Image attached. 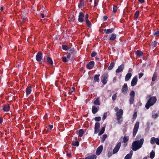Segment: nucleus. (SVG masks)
Segmentation results:
<instances>
[{
    "label": "nucleus",
    "mask_w": 159,
    "mask_h": 159,
    "mask_svg": "<svg viewBox=\"0 0 159 159\" xmlns=\"http://www.w3.org/2000/svg\"><path fill=\"white\" fill-rule=\"evenodd\" d=\"M144 139H141L139 141L136 140L134 141L132 145V149L134 151H136L141 148L144 143Z\"/></svg>",
    "instance_id": "f257e3e1"
},
{
    "label": "nucleus",
    "mask_w": 159,
    "mask_h": 159,
    "mask_svg": "<svg viewBox=\"0 0 159 159\" xmlns=\"http://www.w3.org/2000/svg\"><path fill=\"white\" fill-rule=\"evenodd\" d=\"M149 97L150 98L147 102L145 106V107L147 109H149L150 106L153 105L157 101V99L155 97H151L149 96Z\"/></svg>",
    "instance_id": "f03ea898"
},
{
    "label": "nucleus",
    "mask_w": 159,
    "mask_h": 159,
    "mask_svg": "<svg viewBox=\"0 0 159 159\" xmlns=\"http://www.w3.org/2000/svg\"><path fill=\"white\" fill-rule=\"evenodd\" d=\"M123 113V111L122 109H120L116 113V119L118 124H120L122 121V116Z\"/></svg>",
    "instance_id": "7ed1b4c3"
},
{
    "label": "nucleus",
    "mask_w": 159,
    "mask_h": 159,
    "mask_svg": "<svg viewBox=\"0 0 159 159\" xmlns=\"http://www.w3.org/2000/svg\"><path fill=\"white\" fill-rule=\"evenodd\" d=\"M139 122L138 121L136 122L134 126L133 131V135L134 137L136 135L137 132L139 128Z\"/></svg>",
    "instance_id": "20e7f679"
},
{
    "label": "nucleus",
    "mask_w": 159,
    "mask_h": 159,
    "mask_svg": "<svg viewBox=\"0 0 159 159\" xmlns=\"http://www.w3.org/2000/svg\"><path fill=\"white\" fill-rule=\"evenodd\" d=\"M108 77V75L107 73H105L102 75V82L103 84H107Z\"/></svg>",
    "instance_id": "39448f33"
},
{
    "label": "nucleus",
    "mask_w": 159,
    "mask_h": 159,
    "mask_svg": "<svg viewBox=\"0 0 159 159\" xmlns=\"http://www.w3.org/2000/svg\"><path fill=\"white\" fill-rule=\"evenodd\" d=\"M150 142L152 145L156 143L157 145H159V138L152 137L150 139Z\"/></svg>",
    "instance_id": "423d86ee"
},
{
    "label": "nucleus",
    "mask_w": 159,
    "mask_h": 159,
    "mask_svg": "<svg viewBox=\"0 0 159 159\" xmlns=\"http://www.w3.org/2000/svg\"><path fill=\"white\" fill-rule=\"evenodd\" d=\"M121 145V143H118L116 146L114 148L113 151V154H115L117 153Z\"/></svg>",
    "instance_id": "0eeeda50"
},
{
    "label": "nucleus",
    "mask_w": 159,
    "mask_h": 159,
    "mask_svg": "<svg viewBox=\"0 0 159 159\" xmlns=\"http://www.w3.org/2000/svg\"><path fill=\"white\" fill-rule=\"evenodd\" d=\"M138 82V79L137 76H135L132 79L131 85L132 86H134L136 85Z\"/></svg>",
    "instance_id": "6e6552de"
},
{
    "label": "nucleus",
    "mask_w": 159,
    "mask_h": 159,
    "mask_svg": "<svg viewBox=\"0 0 159 159\" xmlns=\"http://www.w3.org/2000/svg\"><path fill=\"white\" fill-rule=\"evenodd\" d=\"M42 53L40 52H38L36 56V59L38 61H41L42 59Z\"/></svg>",
    "instance_id": "1a4fd4ad"
},
{
    "label": "nucleus",
    "mask_w": 159,
    "mask_h": 159,
    "mask_svg": "<svg viewBox=\"0 0 159 159\" xmlns=\"http://www.w3.org/2000/svg\"><path fill=\"white\" fill-rule=\"evenodd\" d=\"M94 64L93 61H91L86 65V67L89 69H91L93 67Z\"/></svg>",
    "instance_id": "9d476101"
},
{
    "label": "nucleus",
    "mask_w": 159,
    "mask_h": 159,
    "mask_svg": "<svg viewBox=\"0 0 159 159\" xmlns=\"http://www.w3.org/2000/svg\"><path fill=\"white\" fill-rule=\"evenodd\" d=\"M84 16V15L82 12H80L79 13V18L78 19V20L80 22H82L84 21V20L83 17Z\"/></svg>",
    "instance_id": "9b49d317"
},
{
    "label": "nucleus",
    "mask_w": 159,
    "mask_h": 159,
    "mask_svg": "<svg viewBox=\"0 0 159 159\" xmlns=\"http://www.w3.org/2000/svg\"><path fill=\"white\" fill-rule=\"evenodd\" d=\"M103 147L102 146H100L98 148L96 151L97 155H99L100 154L103 150Z\"/></svg>",
    "instance_id": "f8f14e48"
},
{
    "label": "nucleus",
    "mask_w": 159,
    "mask_h": 159,
    "mask_svg": "<svg viewBox=\"0 0 159 159\" xmlns=\"http://www.w3.org/2000/svg\"><path fill=\"white\" fill-rule=\"evenodd\" d=\"M124 67V66L123 65H121L119 66L117 69L116 71V73H119L121 71Z\"/></svg>",
    "instance_id": "ddd939ff"
},
{
    "label": "nucleus",
    "mask_w": 159,
    "mask_h": 159,
    "mask_svg": "<svg viewBox=\"0 0 159 159\" xmlns=\"http://www.w3.org/2000/svg\"><path fill=\"white\" fill-rule=\"evenodd\" d=\"M10 109V107L9 105L7 104L6 105H5L3 108V110L4 111L7 112L9 111Z\"/></svg>",
    "instance_id": "4468645a"
},
{
    "label": "nucleus",
    "mask_w": 159,
    "mask_h": 159,
    "mask_svg": "<svg viewBox=\"0 0 159 159\" xmlns=\"http://www.w3.org/2000/svg\"><path fill=\"white\" fill-rule=\"evenodd\" d=\"M77 134L80 137H82L84 133V131L83 129H81L79 130H78L76 131Z\"/></svg>",
    "instance_id": "2eb2a0df"
},
{
    "label": "nucleus",
    "mask_w": 159,
    "mask_h": 159,
    "mask_svg": "<svg viewBox=\"0 0 159 159\" xmlns=\"http://www.w3.org/2000/svg\"><path fill=\"white\" fill-rule=\"evenodd\" d=\"M133 155V151H131L129 153L127 154L125 157V159H130Z\"/></svg>",
    "instance_id": "dca6fc26"
},
{
    "label": "nucleus",
    "mask_w": 159,
    "mask_h": 159,
    "mask_svg": "<svg viewBox=\"0 0 159 159\" xmlns=\"http://www.w3.org/2000/svg\"><path fill=\"white\" fill-rule=\"evenodd\" d=\"M128 90L127 86V84H124L121 90L122 91L123 93H125Z\"/></svg>",
    "instance_id": "f3484780"
},
{
    "label": "nucleus",
    "mask_w": 159,
    "mask_h": 159,
    "mask_svg": "<svg viewBox=\"0 0 159 159\" xmlns=\"http://www.w3.org/2000/svg\"><path fill=\"white\" fill-rule=\"evenodd\" d=\"M132 74L130 73H128L126 75L125 78V81H128L129 80V79L132 76Z\"/></svg>",
    "instance_id": "a211bd4d"
},
{
    "label": "nucleus",
    "mask_w": 159,
    "mask_h": 159,
    "mask_svg": "<svg viewBox=\"0 0 159 159\" xmlns=\"http://www.w3.org/2000/svg\"><path fill=\"white\" fill-rule=\"evenodd\" d=\"M92 111L93 114H95L98 111V109L94 106H93L92 107Z\"/></svg>",
    "instance_id": "6ab92c4d"
},
{
    "label": "nucleus",
    "mask_w": 159,
    "mask_h": 159,
    "mask_svg": "<svg viewBox=\"0 0 159 159\" xmlns=\"http://www.w3.org/2000/svg\"><path fill=\"white\" fill-rule=\"evenodd\" d=\"M96 156L95 155H92L85 158V159H96Z\"/></svg>",
    "instance_id": "aec40b11"
},
{
    "label": "nucleus",
    "mask_w": 159,
    "mask_h": 159,
    "mask_svg": "<svg viewBox=\"0 0 159 159\" xmlns=\"http://www.w3.org/2000/svg\"><path fill=\"white\" fill-rule=\"evenodd\" d=\"M113 31V29H107L106 30V29L104 30V32L105 33L107 34H109L111 33Z\"/></svg>",
    "instance_id": "412c9836"
},
{
    "label": "nucleus",
    "mask_w": 159,
    "mask_h": 159,
    "mask_svg": "<svg viewBox=\"0 0 159 159\" xmlns=\"http://www.w3.org/2000/svg\"><path fill=\"white\" fill-rule=\"evenodd\" d=\"M47 61L48 63L49 64L52 65L53 64V61L52 59L50 57H48L47 58Z\"/></svg>",
    "instance_id": "4be33fe9"
},
{
    "label": "nucleus",
    "mask_w": 159,
    "mask_h": 159,
    "mask_svg": "<svg viewBox=\"0 0 159 159\" xmlns=\"http://www.w3.org/2000/svg\"><path fill=\"white\" fill-rule=\"evenodd\" d=\"M84 5V2L83 1H81L80 2V3L78 4V6L79 8H81Z\"/></svg>",
    "instance_id": "5701e85b"
},
{
    "label": "nucleus",
    "mask_w": 159,
    "mask_h": 159,
    "mask_svg": "<svg viewBox=\"0 0 159 159\" xmlns=\"http://www.w3.org/2000/svg\"><path fill=\"white\" fill-rule=\"evenodd\" d=\"M105 126H104V127H103L102 128V129H101V130L99 132L98 134V135L100 136L102 134L104 133L105 130Z\"/></svg>",
    "instance_id": "b1692460"
},
{
    "label": "nucleus",
    "mask_w": 159,
    "mask_h": 159,
    "mask_svg": "<svg viewBox=\"0 0 159 159\" xmlns=\"http://www.w3.org/2000/svg\"><path fill=\"white\" fill-rule=\"evenodd\" d=\"M115 63L114 62L111 63L109 66L108 67V70H111L113 67L114 66Z\"/></svg>",
    "instance_id": "393cba45"
},
{
    "label": "nucleus",
    "mask_w": 159,
    "mask_h": 159,
    "mask_svg": "<svg viewBox=\"0 0 159 159\" xmlns=\"http://www.w3.org/2000/svg\"><path fill=\"white\" fill-rule=\"evenodd\" d=\"M100 127V124L98 122H96L95 125L94 129H99Z\"/></svg>",
    "instance_id": "a878e982"
},
{
    "label": "nucleus",
    "mask_w": 159,
    "mask_h": 159,
    "mask_svg": "<svg viewBox=\"0 0 159 159\" xmlns=\"http://www.w3.org/2000/svg\"><path fill=\"white\" fill-rule=\"evenodd\" d=\"M99 98H98L96 100H95L94 102V104L95 105H100V102H99Z\"/></svg>",
    "instance_id": "bb28decb"
},
{
    "label": "nucleus",
    "mask_w": 159,
    "mask_h": 159,
    "mask_svg": "<svg viewBox=\"0 0 159 159\" xmlns=\"http://www.w3.org/2000/svg\"><path fill=\"white\" fill-rule=\"evenodd\" d=\"M116 38V35L115 34H111V36L110 39V40H114Z\"/></svg>",
    "instance_id": "cd10ccee"
},
{
    "label": "nucleus",
    "mask_w": 159,
    "mask_h": 159,
    "mask_svg": "<svg viewBox=\"0 0 159 159\" xmlns=\"http://www.w3.org/2000/svg\"><path fill=\"white\" fill-rule=\"evenodd\" d=\"M158 116V114L157 113H152V118L156 119Z\"/></svg>",
    "instance_id": "c85d7f7f"
},
{
    "label": "nucleus",
    "mask_w": 159,
    "mask_h": 159,
    "mask_svg": "<svg viewBox=\"0 0 159 159\" xmlns=\"http://www.w3.org/2000/svg\"><path fill=\"white\" fill-rule=\"evenodd\" d=\"M31 88H28L26 90V93L27 95H29L31 93Z\"/></svg>",
    "instance_id": "c756f323"
},
{
    "label": "nucleus",
    "mask_w": 159,
    "mask_h": 159,
    "mask_svg": "<svg viewBox=\"0 0 159 159\" xmlns=\"http://www.w3.org/2000/svg\"><path fill=\"white\" fill-rule=\"evenodd\" d=\"M139 14V11H136L134 14V18L135 19H136L138 17Z\"/></svg>",
    "instance_id": "7c9ffc66"
},
{
    "label": "nucleus",
    "mask_w": 159,
    "mask_h": 159,
    "mask_svg": "<svg viewBox=\"0 0 159 159\" xmlns=\"http://www.w3.org/2000/svg\"><path fill=\"white\" fill-rule=\"evenodd\" d=\"M155 156V152L154 151H152L150 153V157L151 158H153Z\"/></svg>",
    "instance_id": "2f4dec72"
},
{
    "label": "nucleus",
    "mask_w": 159,
    "mask_h": 159,
    "mask_svg": "<svg viewBox=\"0 0 159 159\" xmlns=\"http://www.w3.org/2000/svg\"><path fill=\"white\" fill-rule=\"evenodd\" d=\"M135 54L136 55L140 56H142V55L143 54V53L141 51H140L138 50V51H137L135 52Z\"/></svg>",
    "instance_id": "473e14b6"
},
{
    "label": "nucleus",
    "mask_w": 159,
    "mask_h": 159,
    "mask_svg": "<svg viewBox=\"0 0 159 159\" xmlns=\"http://www.w3.org/2000/svg\"><path fill=\"white\" fill-rule=\"evenodd\" d=\"M99 76V75H96L95 76L94 79L95 81L98 82Z\"/></svg>",
    "instance_id": "72a5a7b5"
},
{
    "label": "nucleus",
    "mask_w": 159,
    "mask_h": 159,
    "mask_svg": "<svg viewBox=\"0 0 159 159\" xmlns=\"http://www.w3.org/2000/svg\"><path fill=\"white\" fill-rule=\"evenodd\" d=\"M72 145L74 146H78L79 145V143L78 141L73 142L72 144Z\"/></svg>",
    "instance_id": "f704fd0d"
},
{
    "label": "nucleus",
    "mask_w": 159,
    "mask_h": 159,
    "mask_svg": "<svg viewBox=\"0 0 159 159\" xmlns=\"http://www.w3.org/2000/svg\"><path fill=\"white\" fill-rule=\"evenodd\" d=\"M157 77V74L156 73H154L152 78V81H155L156 80Z\"/></svg>",
    "instance_id": "c9c22d12"
},
{
    "label": "nucleus",
    "mask_w": 159,
    "mask_h": 159,
    "mask_svg": "<svg viewBox=\"0 0 159 159\" xmlns=\"http://www.w3.org/2000/svg\"><path fill=\"white\" fill-rule=\"evenodd\" d=\"M130 97L134 98L135 95V92L134 91H131L130 93Z\"/></svg>",
    "instance_id": "e433bc0d"
},
{
    "label": "nucleus",
    "mask_w": 159,
    "mask_h": 159,
    "mask_svg": "<svg viewBox=\"0 0 159 159\" xmlns=\"http://www.w3.org/2000/svg\"><path fill=\"white\" fill-rule=\"evenodd\" d=\"M85 21H86V24L89 27H90L91 25V23H90V21H89V19L85 20Z\"/></svg>",
    "instance_id": "4c0bfd02"
},
{
    "label": "nucleus",
    "mask_w": 159,
    "mask_h": 159,
    "mask_svg": "<svg viewBox=\"0 0 159 159\" xmlns=\"http://www.w3.org/2000/svg\"><path fill=\"white\" fill-rule=\"evenodd\" d=\"M74 90H75V88L73 87L72 89H71L69 90V93H68V94H69L70 95H71L72 94V93H73V92H74Z\"/></svg>",
    "instance_id": "58836bf2"
},
{
    "label": "nucleus",
    "mask_w": 159,
    "mask_h": 159,
    "mask_svg": "<svg viewBox=\"0 0 159 159\" xmlns=\"http://www.w3.org/2000/svg\"><path fill=\"white\" fill-rule=\"evenodd\" d=\"M117 9V7L116 6L114 5L113 9V12L114 13H115L116 12Z\"/></svg>",
    "instance_id": "ea45409f"
},
{
    "label": "nucleus",
    "mask_w": 159,
    "mask_h": 159,
    "mask_svg": "<svg viewBox=\"0 0 159 159\" xmlns=\"http://www.w3.org/2000/svg\"><path fill=\"white\" fill-rule=\"evenodd\" d=\"M101 117H100V116L96 117H95V118H94V120L96 121H100L101 120Z\"/></svg>",
    "instance_id": "a19ab883"
},
{
    "label": "nucleus",
    "mask_w": 159,
    "mask_h": 159,
    "mask_svg": "<svg viewBox=\"0 0 159 159\" xmlns=\"http://www.w3.org/2000/svg\"><path fill=\"white\" fill-rule=\"evenodd\" d=\"M153 35L155 37H157L159 35V31H157L154 32Z\"/></svg>",
    "instance_id": "79ce46f5"
},
{
    "label": "nucleus",
    "mask_w": 159,
    "mask_h": 159,
    "mask_svg": "<svg viewBox=\"0 0 159 159\" xmlns=\"http://www.w3.org/2000/svg\"><path fill=\"white\" fill-rule=\"evenodd\" d=\"M134 101V98L130 97L129 102L130 104H133Z\"/></svg>",
    "instance_id": "37998d69"
},
{
    "label": "nucleus",
    "mask_w": 159,
    "mask_h": 159,
    "mask_svg": "<svg viewBox=\"0 0 159 159\" xmlns=\"http://www.w3.org/2000/svg\"><path fill=\"white\" fill-rule=\"evenodd\" d=\"M128 141V139L127 137H124L123 138V142L126 143Z\"/></svg>",
    "instance_id": "c03bdc74"
},
{
    "label": "nucleus",
    "mask_w": 159,
    "mask_h": 159,
    "mask_svg": "<svg viewBox=\"0 0 159 159\" xmlns=\"http://www.w3.org/2000/svg\"><path fill=\"white\" fill-rule=\"evenodd\" d=\"M62 48L63 49L65 50H68V47L67 46L65 45H62Z\"/></svg>",
    "instance_id": "a18cd8bd"
},
{
    "label": "nucleus",
    "mask_w": 159,
    "mask_h": 159,
    "mask_svg": "<svg viewBox=\"0 0 159 159\" xmlns=\"http://www.w3.org/2000/svg\"><path fill=\"white\" fill-rule=\"evenodd\" d=\"M107 116V112L105 113L103 115V116L102 117V120H104L105 119H106V117Z\"/></svg>",
    "instance_id": "49530a36"
},
{
    "label": "nucleus",
    "mask_w": 159,
    "mask_h": 159,
    "mask_svg": "<svg viewBox=\"0 0 159 159\" xmlns=\"http://www.w3.org/2000/svg\"><path fill=\"white\" fill-rule=\"evenodd\" d=\"M107 134H104L102 136V140L103 142H104L107 138Z\"/></svg>",
    "instance_id": "de8ad7c7"
},
{
    "label": "nucleus",
    "mask_w": 159,
    "mask_h": 159,
    "mask_svg": "<svg viewBox=\"0 0 159 159\" xmlns=\"http://www.w3.org/2000/svg\"><path fill=\"white\" fill-rule=\"evenodd\" d=\"M116 94H114L112 96V99L113 101H115L116 100Z\"/></svg>",
    "instance_id": "09e8293b"
},
{
    "label": "nucleus",
    "mask_w": 159,
    "mask_h": 159,
    "mask_svg": "<svg viewBox=\"0 0 159 159\" xmlns=\"http://www.w3.org/2000/svg\"><path fill=\"white\" fill-rule=\"evenodd\" d=\"M157 42L156 41H154L152 42L151 44L154 47L157 46Z\"/></svg>",
    "instance_id": "8fccbe9b"
},
{
    "label": "nucleus",
    "mask_w": 159,
    "mask_h": 159,
    "mask_svg": "<svg viewBox=\"0 0 159 159\" xmlns=\"http://www.w3.org/2000/svg\"><path fill=\"white\" fill-rule=\"evenodd\" d=\"M62 61L64 62H66L68 61V60L66 58V57H65L62 58Z\"/></svg>",
    "instance_id": "3c124183"
},
{
    "label": "nucleus",
    "mask_w": 159,
    "mask_h": 159,
    "mask_svg": "<svg viewBox=\"0 0 159 159\" xmlns=\"http://www.w3.org/2000/svg\"><path fill=\"white\" fill-rule=\"evenodd\" d=\"M137 112H135L134 113L133 115V118L134 119H135L136 118L137 116Z\"/></svg>",
    "instance_id": "603ef678"
},
{
    "label": "nucleus",
    "mask_w": 159,
    "mask_h": 159,
    "mask_svg": "<svg viewBox=\"0 0 159 159\" xmlns=\"http://www.w3.org/2000/svg\"><path fill=\"white\" fill-rule=\"evenodd\" d=\"M97 54V53L96 52H92L91 54L92 57H94Z\"/></svg>",
    "instance_id": "864d4df0"
},
{
    "label": "nucleus",
    "mask_w": 159,
    "mask_h": 159,
    "mask_svg": "<svg viewBox=\"0 0 159 159\" xmlns=\"http://www.w3.org/2000/svg\"><path fill=\"white\" fill-rule=\"evenodd\" d=\"M143 75V74L142 73H139V79H140V78H141L142 76Z\"/></svg>",
    "instance_id": "5fc2aeb1"
},
{
    "label": "nucleus",
    "mask_w": 159,
    "mask_h": 159,
    "mask_svg": "<svg viewBox=\"0 0 159 159\" xmlns=\"http://www.w3.org/2000/svg\"><path fill=\"white\" fill-rule=\"evenodd\" d=\"M112 155V153L110 152H108V157H110Z\"/></svg>",
    "instance_id": "6e6d98bb"
},
{
    "label": "nucleus",
    "mask_w": 159,
    "mask_h": 159,
    "mask_svg": "<svg viewBox=\"0 0 159 159\" xmlns=\"http://www.w3.org/2000/svg\"><path fill=\"white\" fill-rule=\"evenodd\" d=\"M116 79H117V78L116 77H114V78H113V82L114 83H115L116 80Z\"/></svg>",
    "instance_id": "4d7b16f0"
},
{
    "label": "nucleus",
    "mask_w": 159,
    "mask_h": 159,
    "mask_svg": "<svg viewBox=\"0 0 159 159\" xmlns=\"http://www.w3.org/2000/svg\"><path fill=\"white\" fill-rule=\"evenodd\" d=\"M99 129H94V134H97L98 133V132L99 131Z\"/></svg>",
    "instance_id": "13d9d810"
},
{
    "label": "nucleus",
    "mask_w": 159,
    "mask_h": 159,
    "mask_svg": "<svg viewBox=\"0 0 159 159\" xmlns=\"http://www.w3.org/2000/svg\"><path fill=\"white\" fill-rule=\"evenodd\" d=\"M103 18L104 20H106L107 19V17L106 16H104L103 17Z\"/></svg>",
    "instance_id": "bf43d9fd"
},
{
    "label": "nucleus",
    "mask_w": 159,
    "mask_h": 159,
    "mask_svg": "<svg viewBox=\"0 0 159 159\" xmlns=\"http://www.w3.org/2000/svg\"><path fill=\"white\" fill-rule=\"evenodd\" d=\"M53 128V125H51L49 126L48 129L50 130H51Z\"/></svg>",
    "instance_id": "052dcab7"
},
{
    "label": "nucleus",
    "mask_w": 159,
    "mask_h": 159,
    "mask_svg": "<svg viewBox=\"0 0 159 159\" xmlns=\"http://www.w3.org/2000/svg\"><path fill=\"white\" fill-rule=\"evenodd\" d=\"M75 20V18L74 17V16H73L72 17H71L70 20V21H74Z\"/></svg>",
    "instance_id": "680f3d73"
},
{
    "label": "nucleus",
    "mask_w": 159,
    "mask_h": 159,
    "mask_svg": "<svg viewBox=\"0 0 159 159\" xmlns=\"http://www.w3.org/2000/svg\"><path fill=\"white\" fill-rule=\"evenodd\" d=\"M89 17V15L88 14H86L85 16V20H88Z\"/></svg>",
    "instance_id": "e2e57ef3"
},
{
    "label": "nucleus",
    "mask_w": 159,
    "mask_h": 159,
    "mask_svg": "<svg viewBox=\"0 0 159 159\" xmlns=\"http://www.w3.org/2000/svg\"><path fill=\"white\" fill-rule=\"evenodd\" d=\"M70 53H68L66 56V57L67 58L69 59L70 57Z\"/></svg>",
    "instance_id": "0e129e2a"
},
{
    "label": "nucleus",
    "mask_w": 159,
    "mask_h": 159,
    "mask_svg": "<svg viewBox=\"0 0 159 159\" xmlns=\"http://www.w3.org/2000/svg\"><path fill=\"white\" fill-rule=\"evenodd\" d=\"M114 110L116 111H118L119 110V108L118 107H116L115 108Z\"/></svg>",
    "instance_id": "69168bd1"
},
{
    "label": "nucleus",
    "mask_w": 159,
    "mask_h": 159,
    "mask_svg": "<svg viewBox=\"0 0 159 159\" xmlns=\"http://www.w3.org/2000/svg\"><path fill=\"white\" fill-rule=\"evenodd\" d=\"M141 136L140 135H138L136 138L137 139H139L141 138Z\"/></svg>",
    "instance_id": "338daca9"
},
{
    "label": "nucleus",
    "mask_w": 159,
    "mask_h": 159,
    "mask_svg": "<svg viewBox=\"0 0 159 159\" xmlns=\"http://www.w3.org/2000/svg\"><path fill=\"white\" fill-rule=\"evenodd\" d=\"M138 1L141 3H143L144 2V0H138Z\"/></svg>",
    "instance_id": "774afa93"
}]
</instances>
